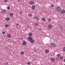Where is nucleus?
I'll return each instance as SVG.
<instances>
[{
    "label": "nucleus",
    "mask_w": 65,
    "mask_h": 65,
    "mask_svg": "<svg viewBox=\"0 0 65 65\" xmlns=\"http://www.w3.org/2000/svg\"><path fill=\"white\" fill-rule=\"evenodd\" d=\"M56 10L58 12H60L61 11V8L59 7H56Z\"/></svg>",
    "instance_id": "obj_1"
},
{
    "label": "nucleus",
    "mask_w": 65,
    "mask_h": 65,
    "mask_svg": "<svg viewBox=\"0 0 65 65\" xmlns=\"http://www.w3.org/2000/svg\"><path fill=\"white\" fill-rule=\"evenodd\" d=\"M51 46L52 47H56V44L54 43H52L51 45Z\"/></svg>",
    "instance_id": "obj_2"
},
{
    "label": "nucleus",
    "mask_w": 65,
    "mask_h": 65,
    "mask_svg": "<svg viewBox=\"0 0 65 65\" xmlns=\"http://www.w3.org/2000/svg\"><path fill=\"white\" fill-rule=\"evenodd\" d=\"M27 44V42L25 41H23V46H24Z\"/></svg>",
    "instance_id": "obj_3"
},
{
    "label": "nucleus",
    "mask_w": 65,
    "mask_h": 65,
    "mask_svg": "<svg viewBox=\"0 0 65 65\" xmlns=\"http://www.w3.org/2000/svg\"><path fill=\"white\" fill-rule=\"evenodd\" d=\"M6 10H4L2 11V12L3 13H6Z\"/></svg>",
    "instance_id": "obj_4"
},
{
    "label": "nucleus",
    "mask_w": 65,
    "mask_h": 65,
    "mask_svg": "<svg viewBox=\"0 0 65 65\" xmlns=\"http://www.w3.org/2000/svg\"><path fill=\"white\" fill-rule=\"evenodd\" d=\"M48 28L49 29H51L52 28V25H48Z\"/></svg>",
    "instance_id": "obj_5"
},
{
    "label": "nucleus",
    "mask_w": 65,
    "mask_h": 65,
    "mask_svg": "<svg viewBox=\"0 0 65 65\" xmlns=\"http://www.w3.org/2000/svg\"><path fill=\"white\" fill-rule=\"evenodd\" d=\"M7 36L8 37V38H10V37H11V35H10L9 34H8L7 35Z\"/></svg>",
    "instance_id": "obj_6"
},
{
    "label": "nucleus",
    "mask_w": 65,
    "mask_h": 65,
    "mask_svg": "<svg viewBox=\"0 0 65 65\" xmlns=\"http://www.w3.org/2000/svg\"><path fill=\"white\" fill-rule=\"evenodd\" d=\"M51 60L52 61V62H54L55 60L53 58H51Z\"/></svg>",
    "instance_id": "obj_7"
},
{
    "label": "nucleus",
    "mask_w": 65,
    "mask_h": 65,
    "mask_svg": "<svg viewBox=\"0 0 65 65\" xmlns=\"http://www.w3.org/2000/svg\"><path fill=\"white\" fill-rule=\"evenodd\" d=\"M34 3V2L32 1H30V4H33Z\"/></svg>",
    "instance_id": "obj_8"
},
{
    "label": "nucleus",
    "mask_w": 65,
    "mask_h": 65,
    "mask_svg": "<svg viewBox=\"0 0 65 65\" xmlns=\"http://www.w3.org/2000/svg\"><path fill=\"white\" fill-rule=\"evenodd\" d=\"M28 39L29 40V41H30L31 40H32V38H31V37L29 36L28 37Z\"/></svg>",
    "instance_id": "obj_9"
},
{
    "label": "nucleus",
    "mask_w": 65,
    "mask_h": 65,
    "mask_svg": "<svg viewBox=\"0 0 65 65\" xmlns=\"http://www.w3.org/2000/svg\"><path fill=\"white\" fill-rule=\"evenodd\" d=\"M30 41L31 43H33L34 42V40L33 39L31 40Z\"/></svg>",
    "instance_id": "obj_10"
},
{
    "label": "nucleus",
    "mask_w": 65,
    "mask_h": 65,
    "mask_svg": "<svg viewBox=\"0 0 65 65\" xmlns=\"http://www.w3.org/2000/svg\"><path fill=\"white\" fill-rule=\"evenodd\" d=\"M61 12L62 14H64L65 13V11L64 10H62V11H61Z\"/></svg>",
    "instance_id": "obj_11"
},
{
    "label": "nucleus",
    "mask_w": 65,
    "mask_h": 65,
    "mask_svg": "<svg viewBox=\"0 0 65 65\" xmlns=\"http://www.w3.org/2000/svg\"><path fill=\"white\" fill-rule=\"evenodd\" d=\"M45 52L46 53H48L49 52V51L48 50H45Z\"/></svg>",
    "instance_id": "obj_12"
},
{
    "label": "nucleus",
    "mask_w": 65,
    "mask_h": 65,
    "mask_svg": "<svg viewBox=\"0 0 65 65\" xmlns=\"http://www.w3.org/2000/svg\"><path fill=\"white\" fill-rule=\"evenodd\" d=\"M21 55H23L24 54V52L23 51H22L21 52Z\"/></svg>",
    "instance_id": "obj_13"
},
{
    "label": "nucleus",
    "mask_w": 65,
    "mask_h": 65,
    "mask_svg": "<svg viewBox=\"0 0 65 65\" xmlns=\"http://www.w3.org/2000/svg\"><path fill=\"white\" fill-rule=\"evenodd\" d=\"M32 8L33 9H35V7L34 6H32Z\"/></svg>",
    "instance_id": "obj_14"
},
{
    "label": "nucleus",
    "mask_w": 65,
    "mask_h": 65,
    "mask_svg": "<svg viewBox=\"0 0 65 65\" xmlns=\"http://www.w3.org/2000/svg\"><path fill=\"white\" fill-rule=\"evenodd\" d=\"M28 15L29 16V17H32V14H31L29 13Z\"/></svg>",
    "instance_id": "obj_15"
},
{
    "label": "nucleus",
    "mask_w": 65,
    "mask_h": 65,
    "mask_svg": "<svg viewBox=\"0 0 65 65\" xmlns=\"http://www.w3.org/2000/svg\"><path fill=\"white\" fill-rule=\"evenodd\" d=\"M56 59L57 60H59V57H56Z\"/></svg>",
    "instance_id": "obj_16"
},
{
    "label": "nucleus",
    "mask_w": 65,
    "mask_h": 65,
    "mask_svg": "<svg viewBox=\"0 0 65 65\" xmlns=\"http://www.w3.org/2000/svg\"><path fill=\"white\" fill-rule=\"evenodd\" d=\"M9 25L7 24L5 26L6 28H7V27H9Z\"/></svg>",
    "instance_id": "obj_17"
},
{
    "label": "nucleus",
    "mask_w": 65,
    "mask_h": 65,
    "mask_svg": "<svg viewBox=\"0 0 65 65\" xmlns=\"http://www.w3.org/2000/svg\"><path fill=\"white\" fill-rule=\"evenodd\" d=\"M29 35L30 36H32V33H30L29 34Z\"/></svg>",
    "instance_id": "obj_18"
},
{
    "label": "nucleus",
    "mask_w": 65,
    "mask_h": 65,
    "mask_svg": "<svg viewBox=\"0 0 65 65\" xmlns=\"http://www.w3.org/2000/svg\"><path fill=\"white\" fill-rule=\"evenodd\" d=\"M9 18H6V20L7 21H9Z\"/></svg>",
    "instance_id": "obj_19"
},
{
    "label": "nucleus",
    "mask_w": 65,
    "mask_h": 65,
    "mask_svg": "<svg viewBox=\"0 0 65 65\" xmlns=\"http://www.w3.org/2000/svg\"><path fill=\"white\" fill-rule=\"evenodd\" d=\"M57 57H60V56H61V54H58L57 55Z\"/></svg>",
    "instance_id": "obj_20"
},
{
    "label": "nucleus",
    "mask_w": 65,
    "mask_h": 65,
    "mask_svg": "<svg viewBox=\"0 0 65 65\" xmlns=\"http://www.w3.org/2000/svg\"><path fill=\"white\" fill-rule=\"evenodd\" d=\"M48 22H51V19L49 18L48 19Z\"/></svg>",
    "instance_id": "obj_21"
},
{
    "label": "nucleus",
    "mask_w": 65,
    "mask_h": 65,
    "mask_svg": "<svg viewBox=\"0 0 65 65\" xmlns=\"http://www.w3.org/2000/svg\"><path fill=\"white\" fill-rule=\"evenodd\" d=\"M63 59V56H61L60 58V60H62Z\"/></svg>",
    "instance_id": "obj_22"
},
{
    "label": "nucleus",
    "mask_w": 65,
    "mask_h": 65,
    "mask_svg": "<svg viewBox=\"0 0 65 65\" xmlns=\"http://www.w3.org/2000/svg\"><path fill=\"white\" fill-rule=\"evenodd\" d=\"M42 20H43V21H45V18H42Z\"/></svg>",
    "instance_id": "obj_23"
},
{
    "label": "nucleus",
    "mask_w": 65,
    "mask_h": 65,
    "mask_svg": "<svg viewBox=\"0 0 65 65\" xmlns=\"http://www.w3.org/2000/svg\"><path fill=\"white\" fill-rule=\"evenodd\" d=\"M8 63H5L4 64V65H8Z\"/></svg>",
    "instance_id": "obj_24"
},
{
    "label": "nucleus",
    "mask_w": 65,
    "mask_h": 65,
    "mask_svg": "<svg viewBox=\"0 0 65 65\" xmlns=\"http://www.w3.org/2000/svg\"><path fill=\"white\" fill-rule=\"evenodd\" d=\"M35 25L36 26H38V24L37 23H35Z\"/></svg>",
    "instance_id": "obj_25"
},
{
    "label": "nucleus",
    "mask_w": 65,
    "mask_h": 65,
    "mask_svg": "<svg viewBox=\"0 0 65 65\" xmlns=\"http://www.w3.org/2000/svg\"><path fill=\"white\" fill-rule=\"evenodd\" d=\"M13 13H11L10 14V17H12L13 16Z\"/></svg>",
    "instance_id": "obj_26"
},
{
    "label": "nucleus",
    "mask_w": 65,
    "mask_h": 65,
    "mask_svg": "<svg viewBox=\"0 0 65 65\" xmlns=\"http://www.w3.org/2000/svg\"><path fill=\"white\" fill-rule=\"evenodd\" d=\"M60 29H62V30L63 29V27L62 26H61L60 27Z\"/></svg>",
    "instance_id": "obj_27"
},
{
    "label": "nucleus",
    "mask_w": 65,
    "mask_h": 65,
    "mask_svg": "<svg viewBox=\"0 0 65 65\" xmlns=\"http://www.w3.org/2000/svg\"><path fill=\"white\" fill-rule=\"evenodd\" d=\"M5 32L4 31H3L2 33L3 34H5Z\"/></svg>",
    "instance_id": "obj_28"
},
{
    "label": "nucleus",
    "mask_w": 65,
    "mask_h": 65,
    "mask_svg": "<svg viewBox=\"0 0 65 65\" xmlns=\"http://www.w3.org/2000/svg\"><path fill=\"white\" fill-rule=\"evenodd\" d=\"M63 51H65V47H64L63 48Z\"/></svg>",
    "instance_id": "obj_29"
},
{
    "label": "nucleus",
    "mask_w": 65,
    "mask_h": 65,
    "mask_svg": "<svg viewBox=\"0 0 65 65\" xmlns=\"http://www.w3.org/2000/svg\"><path fill=\"white\" fill-rule=\"evenodd\" d=\"M51 6L52 7H54V6L53 5H51Z\"/></svg>",
    "instance_id": "obj_30"
},
{
    "label": "nucleus",
    "mask_w": 65,
    "mask_h": 65,
    "mask_svg": "<svg viewBox=\"0 0 65 65\" xmlns=\"http://www.w3.org/2000/svg\"><path fill=\"white\" fill-rule=\"evenodd\" d=\"M16 25H17V26H18L19 25V24L18 23H16Z\"/></svg>",
    "instance_id": "obj_31"
},
{
    "label": "nucleus",
    "mask_w": 65,
    "mask_h": 65,
    "mask_svg": "<svg viewBox=\"0 0 65 65\" xmlns=\"http://www.w3.org/2000/svg\"><path fill=\"white\" fill-rule=\"evenodd\" d=\"M34 19H36V17H34Z\"/></svg>",
    "instance_id": "obj_32"
},
{
    "label": "nucleus",
    "mask_w": 65,
    "mask_h": 65,
    "mask_svg": "<svg viewBox=\"0 0 65 65\" xmlns=\"http://www.w3.org/2000/svg\"><path fill=\"white\" fill-rule=\"evenodd\" d=\"M7 0H5L4 1L5 2H7Z\"/></svg>",
    "instance_id": "obj_33"
},
{
    "label": "nucleus",
    "mask_w": 65,
    "mask_h": 65,
    "mask_svg": "<svg viewBox=\"0 0 65 65\" xmlns=\"http://www.w3.org/2000/svg\"><path fill=\"white\" fill-rule=\"evenodd\" d=\"M36 20H37V21H39V19H38V18H37V19H36Z\"/></svg>",
    "instance_id": "obj_34"
},
{
    "label": "nucleus",
    "mask_w": 65,
    "mask_h": 65,
    "mask_svg": "<svg viewBox=\"0 0 65 65\" xmlns=\"http://www.w3.org/2000/svg\"><path fill=\"white\" fill-rule=\"evenodd\" d=\"M7 9H8V10L9 9H10V7H8Z\"/></svg>",
    "instance_id": "obj_35"
},
{
    "label": "nucleus",
    "mask_w": 65,
    "mask_h": 65,
    "mask_svg": "<svg viewBox=\"0 0 65 65\" xmlns=\"http://www.w3.org/2000/svg\"><path fill=\"white\" fill-rule=\"evenodd\" d=\"M27 64L28 65H29V64H30V62H27Z\"/></svg>",
    "instance_id": "obj_36"
},
{
    "label": "nucleus",
    "mask_w": 65,
    "mask_h": 65,
    "mask_svg": "<svg viewBox=\"0 0 65 65\" xmlns=\"http://www.w3.org/2000/svg\"><path fill=\"white\" fill-rule=\"evenodd\" d=\"M22 13V11H21L20 12V14H21Z\"/></svg>",
    "instance_id": "obj_37"
},
{
    "label": "nucleus",
    "mask_w": 65,
    "mask_h": 65,
    "mask_svg": "<svg viewBox=\"0 0 65 65\" xmlns=\"http://www.w3.org/2000/svg\"><path fill=\"white\" fill-rule=\"evenodd\" d=\"M63 61H64V62H65V59L63 60Z\"/></svg>",
    "instance_id": "obj_38"
},
{
    "label": "nucleus",
    "mask_w": 65,
    "mask_h": 65,
    "mask_svg": "<svg viewBox=\"0 0 65 65\" xmlns=\"http://www.w3.org/2000/svg\"><path fill=\"white\" fill-rule=\"evenodd\" d=\"M22 39H23V38H21L20 39H21V40H22Z\"/></svg>",
    "instance_id": "obj_39"
},
{
    "label": "nucleus",
    "mask_w": 65,
    "mask_h": 65,
    "mask_svg": "<svg viewBox=\"0 0 65 65\" xmlns=\"http://www.w3.org/2000/svg\"><path fill=\"white\" fill-rule=\"evenodd\" d=\"M18 2H20V0H18Z\"/></svg>",
    "instance_id": "obj_40"
}]
</instances>
